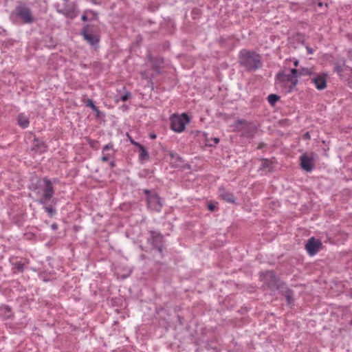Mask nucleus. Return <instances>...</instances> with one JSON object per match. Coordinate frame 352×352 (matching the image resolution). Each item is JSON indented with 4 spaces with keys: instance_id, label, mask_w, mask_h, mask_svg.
<instances>
[{
    "instance_id": "obj_1",
    "label": "nucleus",
    "mask_w": 352,
    "mask_h": 352,
    "mask_svg": "<svg viewBox=\"0 0 352 352\" xmlns=\"http://www.w3.org/2000/svg\"><path fill=\"white\" fill-rule=\"evenodd\" d=\"M240 65L250 71H255L262 66L261 56L253 51L242 50L239 52Z\"/></svg>"
},
{
    "instance_id": "obj_34",
    "label": "nucleus",
    "mask_w": 352,
    "mask_h": 352,
    "mask_svg": "<svg viewBox=\"0 0 352 352\" xmlns=\"http://www.w3.org/2000/svg\"><path fill=\"white\" fill-rule=\"evenodd\" d=\"M82 21H87V16L85 14H83L81 17Z\"/></svg>"
},
{
    "instance_id": "obj_30",
    "label": "nucleus",
    "mask_w": 352,
    "mask_h": 352,
    "mask_svg": "<svg viewBox=\"0 0 352 352\" xmlns=\"http://www.w3.org/2000/svg\"><path fill=\"white\" fill-rule=\"evenodd\" d=\"M96 113V116L97 118H99L100 116V111H99L98 108L96 107V111H94Z\"/></svg>"
},
{
    "instance_id": "obj_31",
    "label": "nucleus",
    "mask_w": 352,
    "mask_h": 352,
    "mask_svg": "<svg viewBox=\"0 0 352 352\" xmlns=\"http://www.w3.org/2000/svg\"><path fill=\"white\" fill-rule=\"evenodd\" d=\"M16 267L19 270H23V265L21 263H16Z\"/></svg>"
},
{
    "instance_id": "obj_4",
    "label": "nucleus",
    "mask_w": 352,
    "mask_h": 352,
    "mask_svg": "<svg viewBox=\"0 0 352 352\" xmlns=\"http://www.w3.org/2000/svg\"><path fill=\"white\" fill-rule=\"evenodd\" d=\"M190 122L189 117L186 113L174 115L170 118V129L177 133H182L186 129V125Z\"/></svg>"
},
{
    "instance_id": "obj_2",
    "label": "nucleus",
    "mask_w": 352,
    "mask_h": 352,
    "mask_svg": "<svg viewBox=\"0 0 352 352\" xmlns=\"http://www.w3.org/2000/svg\"><path fill=\"white\" fill-rule=\"evenodd\" d=\"M297 69H283L278 72L276 76L277 86L284 88H294L298 84Z\"/></svg>"
},
{
    "instance_id": "obj_6",
    "label": "nucleus",
    "mask_w": 352,
    "mask_h": 352,
    "mask_svg": "<svg viewBox=\"0 0 352 352\" xmlns=\"http://www.w3.org/2000/svg\"><path fill=\"white\" fill-rule=\"evenodd\" d=\"M81 35L91 45H96L100 41L99 34L93 32L89 25H85L81 30Z\"/></svg>"
},
{
    "instance_id": "obj_29",
    "label": "nucleus",
    "mask_w": 352,
    "mask_h": 352,
    "mask_svg": "<svg viewBox=\"0 0 352 352\" xmlns=\"http://www.w3.org/2000/svg\"><path fill=\"white\" fill-rule=\"evenodd\" d=\"M40 152H45L46 151V146L44 144H42L39 148Z\"/></svg>"
},
{
    "instance_id": "obj_7",
    "label": "nucleus",
    "mask_w": 352,
    "mask_h": 352,
    "mask_svg": "<svg viewBox=\"0 0 352 352\" xmlns=\"http://www.w3.org/2000/svg\"><path fill=\"white\" fill-rule=\"evenodd\" d=\"M45 188L43 190V195L38 202L41 204H45L49 201L54 195V188L51 181L47 178L43 179Z\"/></svg>"
},
{
    "instance_id": "obj_25",
    "label": "nucleus",
    "mask_w": 352,
    "mask_h": 352,
    "mask_svg": "<svg viewBox=\"0 0 352 352\" xmlns=\"http://www.w3.org/2000/svg\"><path fill=\"white\" fill-rule=\"evenodd\" d=\"M109 155L105 153H102V162H107V161H109Z\"/></svg>"
},
{
    "instance_id": "obj_14",
    "label": "nucleus",
    "mask_w": 352,
    "mask_h": 352,
    "mask_svg": "<svg viewBox=\"0 0 352 352\" xmlns=\"http://www.w3.org/2000/svg\"><path fill=\"white\" fill-rule=\"evenodd\" d=\"M219 196L222 198V199L228 203L233 204L235 201L233 194L229 191H226L223 188H219Z\"/></svg>"
},
{
    "instance_id": "obj_26",
    "label": "nucleus",
    "mask_w": 352,
    "mask_h": 352,
    "mask_svg": "<svg viewBox=\"0 0 352 352\" xmlns=\"http://www.w3.org/2000/svg\"><path fill=\"white\" fill-rule=\"evenodd\" d=\"M130 97V94L129 93H126L124 95L122 96H121V100L122 101H126V100H128V98Z\"/></svg>"
},
{
    "instance_id": "obj_12",
    "label": "nucleus",
    "mask_w": 352,
    "mask_h": 352,
    "mask_svg": "<svg viewBox=\"0 0 352 352\" xmlns=\"http://www.w3.org/2000/svg\"><path fill=\"white\" fill-rule=\"evenodd\" d=\"M300 165L303 170L307 172H311L314 168V159L312 157L308 156L305 154L300 157Z\"/></svg>"
},
{
    "instance_id": "obj_33",
    "label": "nucleus",
    "mask_w": 352,
    "mask_h": 352,
    "mask_svg": "<svg viewBox=\"0 0 352 352\" xmlns=\"http://www.w3.org/2000/svg\"><path fill=\"white\" fill-rule=\"evenodd\" d=\"M51 227H52V230H56L58 229V225L56 223H53Z\"/></svg>"
},
{
    "instance_id": "obj_19",
    "label": "nucleus",
    "mask_w": 352,
    "mask_h": 352,
    "mask_svg": "<svg viewBox=\"0 0 352 352\" xmlns=\"http://www.w3.org/2000/svg\"><path fill=\"white\" fill-rule=\"evenodd\" d=\"M140 151V160H144L145 159L148 158V153L145 148L141 144L140 146L138 147Z\"/></svg>"
},
{
    "instance_id": "obj_5",
    "label": "nucleus",
    "mask_w": 352,
    "mask_h": 352,
    "mask_svg": "<svg viewBox=\"0 0 352 352\" xmlns=\"http://www.w3.org/2000/svg\"><path fill=\"white\" fill-rule=\"evenodd\" d=\"M334 69L342 80L348 82V86L352 88V68L344 63H337Z\"/></svg>"
},
{
    "instance_id": "obj_9",
    "label": "nucleus",
    "mask_w": 352,
    "mask_h": 352,
    "mask_svg": "<svg viewBox=\"0 0 352 352\" xmlns=\"http://www.w3.org/2000/svg\"><path fill=\"white\" fill-rule=\"evenodd\" d=\"M321 246L322 243L320 240L311 237L306 243L305 248L309 255L314 256L320 250Z\"/></svg>"
},
{
    "instance_id": "obj_16",
    "label": "nucleus",
    "mask_w": 352,
    "mask_h": 352,
    "mask_svg": "<svg viewBox=\"0 0 352 352\" xmlns=\"http://www.w3.org/2000/svg\"><path fill=\"white\" fill-rule=\"evenodd\" d=\"M314 74L313 68L300 67L297 69V78L299 76H312Z\"/></svg>"
},
{
    "instance_id": "obj_11",
    "label": "nucleus",
    "mask_w": 352,
    "mask_h": 352,
    "mask_svg": "<svg viewBox=\"0 0 352 352\" xmlns=\"http://www.w3.org/2000/svg\"><path fill=\"white\" fill-rule=\"evenodd\" d=\"M148 206L153 210L160 211L162 207L161 198L157 194L147 197Z\"/></svg>"
},
{
    "instance_id": "obj_13",
    "label": "nucleus",
    "mask_w": 352,
    "mask_h": 352,
    "mask_svg": "<svg viewBox=\"0 0 352 352\" xmlns=\"http://www.w3.org/2000/svg\"><path fill=\"white\" fill-rule=\"evenodd\" d=\"M261 278L265 282H267L269 285H276V276L273 271H267L265 273H263L261 274Z\"/></svg>"
},
{
    "instance_id": "obj_32",
    "label": "nucleus",
    "mask_w": 352,
    "mask_h": 352,
    "mask_svg": "<svg viewBox=\"0 0 352 352\" xmlns=\"http://www.w3.org/2000/svg\"><path fill=\"white\" fill-rule=\"evenodd\" d=\"M65 12H66V9H65V10H58V12H59L60 14H63L65 16Z\"/></svg>"
},
{
    "instance_id": "obj_8",
    "label": "nucleus",
    "mask_w": 352,
    "mask_h": 352,
    "mask_svg": "<svg viewBox=\"0 0 352 352\" xmlns=\"http://www.w3.org/2000/svg\"><path fill=\"white\" fill-rule=\"evenodd\" d=\"M160 73V68L155 65H153V68L148 71H144L141 73L142 78L147 81L145 87L153 88L154 83L152 81L154 74H159Z\"/></svg>"
},
{
    "instance_id": "obj_44",
    "label": "nucleus",
    "mask_w": 352,
    "mask_h": 352,
    "mask_svg": "<svg viewBox=\"0 0 352 352\" xmlns=\"http://www.w3.org/2000/svg\"><path fill=\"white\" fill-rule=\"evenodd\" d=\"M351 54V56H352V52H351V54Z\"/></svg>"
},
{
    "instance_id": "obj_17",
    "label": "nucleus",
    "mask_w": 352,
    "mask_h": 352,
    "mask_svg": "<svg viewBox=\"0 0 352 352\" xmlns=\"http://www.w3.org/2000/svg\"><path fill=\"white\" fill-rule=\"evenodd\" d=\"M245 126H248V122L244 120H238L235 122L233 125V131H240Z\"/></svg>"
},
{
    "instance_id": "obj_15",
    "label": "nucleus",
    "mask_w": 352,
    "mask_h": 352,
    "mask_svg": "<svg viewBox=\"0 0 352 352\" xmlns=\"http://www.w3.org/2000/svg\"><path fill=\"white\" fill-rule=\"evenodd\" d=\"M17 123L23 129L28 128L30 124L29 118L25 113H20L17 117Z\"/></svg>"
},
{
    "instance_id": "obj_27",
    "label": "nucleus",
    "mask_w": 352,
    "mask_h": 352,
    "mask_svg": "<svg viewBox=\"0 0 352 352\" xmlns=\"http://www.w3.org/2000/svg\"><path fill=\"white\" fill-rule=\"evenodd\" d=\"M112 148V145L111 144H107L105 145L103 148H102V153H105L106 151L107 150H109V149H111Z\"/></svg>"
},
{
    "instance_id": "obj_22",
    "label": "nucleus",
    "mask_w": 352,
    "mask_h": 352,
    "mask_svg": "<svg viewBox=\"0 0 352 352\" xmlns=\"http://www.w3.org/2000/svg\"><path fill=\"white\" fill-rule=\"evenodd\" d=\"M85 104L87 107L91 108L93 111H96V106L94 104L92 100L87 99V100H85Z\"/></svg>"
},
{
    "instance_id": "obj_28",
    "label": "nucleus",
    "mask_w": 352,
    "mask_h": 352,
    "mask_svg": "<svg viewBox=\"0 0 352 352\" xmlns=\"http://www.w3.org/2000/svg\"><path fill=\"white\" fill-rule=\"evenodd\" d=\"M306 49H307V53H308L309 54H314V49H312L311 47H308V46H307V47H306Z\"/></svg>"
},
{
    "instance_id": "obj_39",
    "label": "nucleus",
    "mask_w": 352,
    "mask_h": 352,
    "mask_svg": "<svg viewBox=\"0 0 352 352\" xmlns=\"http://www.w3.org/2000/svg\"><path fill=\"white\" fill-rule=\"evenodd\" d=\"M267 163H268V161L267 160H265L264 162H263V166H267Z\"/></svg>"
},
{
    "instance_id": "obj_35",
    "label": "nucleus",
    "mask_w": 352,
    "mask_h": 352,
    "mask_svg": "<svg viewBox=\"0 0 352 352\" xmlns=\"http://www.w3.org/2000/svg\"><path fill=\"white\" fill-rule=\"evenodd\" d=\"M298 64H299V60H297V59H295L294 61V65L295 67H298Z\"/></svg>"
},
{
    "instance_id": "obj_36",
    "label": "nucleus",
    "mask_w": 352,
    "mask_h": 352,
    "mask_svg": "<svg viewBox=\"0 0 352 352\" xmlns=\"http://www.w3.org/2000/svg\"><path fill=\"white\" fill-rule=\"evenodd\" d=\"M214 205H212V204H209V205H208V209H209L210 210H214Z\"/></svg>"
},
{
    "instance_id": "obj_20",
    "label": "nucleus",
    "mask_w": 352,
    "mask_h": 352,
    "mask_svg": "<svg viewBox=\"0 0 352 352\" xmlns=\"http://www.w3.org/2000/svg\"><path fill=\"white\" fill-rule=\"evenodd\" d=\"M279 96L276 94H270L268 96L267 100L271 105H274L278 100Z\"/></svg>"
},
{
    "instance_id": "obj_43",
    "label": "nucleus",
    "mask_w": 352,
    "mask_h": 352,
    "mask_svg": "<svg viewBox=\"0 0 352 352\" xmlns=\"http://www.w3.org/2000/svg\"><path fill=\"white\" fill-rule=\"evenodd\" d=\"M305 136H306L307 138H309V135L308 133H306Z\"/></svg>"
},
{
    "instance_id": "obj_21",
    "label": "nucleus",
    "mask_w": 352,
    "mask_h": 352,
    "mask_svg": "<svg viewBox=\"0 0 352 352\" xmlns=\"http://www.w3.org/2000/svg\"><path fill=\"white\" fill-rule=\"evenodd\" d=\"M211 141H212V143L210 142L208 138L206 137V145H208L210 146H214L217 144L219 142V139L218 138H214L211 139Z\"/></svg>"
},
{
    "instance_id": "obj_40",
    "label": "nucleus",
    "mask_w": 352,
    "mask_h": 352,
    "mask_svg": "<svg viewBox=\"0 0 352 352\" xmlns=\"http://www.w3.org/2000/svg\"><path fill=\"white\" fill-rule=\"evenodd\" d=\"M3 309H5L8 312H10V309L8 307L6 306Z\"/></svg>"
},
{
    "instance_id": "obj_23",
    "label": "nucleus",
    "mask_w": 352,
    "mask_h": 352,
    "mask_svg": "<svg viewBox=\"0 0 352 352\" xmlns=\"http://www.w3.org/2000/svg\"><path fill=\"white\" fill-rule=\"evenodd\" d=\"M45 210L50 215L52 216L55 213V209L51 206H45Z\"/></svg>"
},
{
    "instance_id": "obj_10",
    "label": "nucleus",
    "mask_w": 352,
    "mask_h": 352,
    "mask_svg": "<svg viewBox=\"0 0 352 352\" xmlns=\"http://www.w3.org/2000/svg\"><path fill=\"white\" fill-rule=\"evenodd\" d=\"M311 82L316 85V88H325L327 86V80L328 74L325 72L319 73L312 75Z\"/></svg>"
},
{
    "instance_id": "obj_41",
    "label": "nucleus",
    "mask_w": 352,
    "mask_h": 352,
    "mask_svg": "<svg viewBox=\"0 0 352 352\" xmlns=\"http://www.w3.org/2000/svg\"><path fill=\"white\" fill-rule=\"evenodd\" d=\"M150 136L152 139H155L156 138V135L155 134H151Z\"/></svg>"
},
{
    "instance_id": "obj_3",
    "label": "nucleus",
    "mask_w": 352,
    "mask_h": 352,
    "mask_svg": "<svg viewBox=\"0 0 352 352\" xmlns=\"http://www.w3.org/2000/svg\"><path fill=\"white\" fill-rule=\"evenodd\" d=\"M18 19H21L25 23H31L34 21L31 10L23 3L17 5L10 14V19L13 23H16Z\"/></svg>"
},
{
    "instance_id": "obj_42",
    "label": "nucleus",
    "mask_w": 352,
    "mask_h": 352,
    "mask_svg": "<svg viewBox=\"0 0 352 352\" xmlns=\"http://www.w3.org/2000/svg\"><path fill=\"white\" fill-rule=\"evenodd\" d=\"M110 165H111V167H113V166H115V163H114V162H111L110 163Z\"/></svg>"
},
{
    "instance_id": "obj_24",
    "label": "nucleus",
    "mask_w": 352,
    "mask_h": 352,
    "mask_svg": "<svg viewBox=\"0 0 352 352\" xmlns=\"http://www.w3.org/2000/svg\"><path fill=\"white\" fill-rule=\"evenodd\" d=\"M127 137L129 138V142H131V144L135 145L138 147L140 146L141 144L135 142L133 139H132V138L129 134H127Z\"/></svg>"
},
{
    "instance_id": "obj_18",
    "label": "nucleus",
    "mask_w": 352,
    "mask_h": 352,
    "mask_svg": "<svg viewBox=\"0 0 352 352\" xmlns=\"http://www.w3.org/2000/svg\"><path fill=\"white\" fill-rule=\"evenodd\" d=\"M78 15V10L76 7L67 8L65 12V17L73 19Z\"/></svg>"
},
{
    "instance_id": "obj_38",
    "label": "nucleus",
    "mask_w": 352,
    "mask_h": 352,
    "mask_svg": "<svg viewBox=\"0 0 352 352\" xmlns=\"http://www.w3.org/2000/svg\"><path fill=\"white\" fill-rule=\"evenodd\" d=\"M287 300L288 303H291V302H292V298H291V297H290V296H289V295H287Z\"/></svg>"
},
{
    "instance_id": "obj_37",
    "label": "nucleus",
    "mask_w": 352,
    "mask_h": 352,
    "mask_svg": "<svg viewBox=\"0 0 352 352\" xmlns=\"http://www.w3.org/2000/svg\"><path fill=\"white\" fill-rule=\"evenodd\" d=\"M144 193H145L146 195H148V196H150V195H151V192H150V190H144Z\"/></svg>"
}]
</instances>
